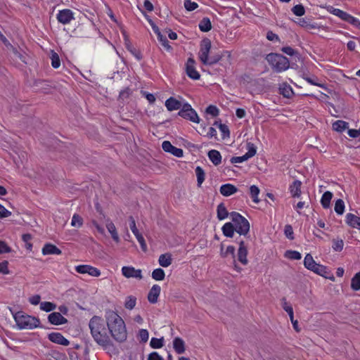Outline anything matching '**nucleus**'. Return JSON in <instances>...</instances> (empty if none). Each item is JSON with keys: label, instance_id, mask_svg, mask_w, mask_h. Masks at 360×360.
I'll return each mask as SVG.
<instances>
[{"label": "nucleus", "instance_id": "18", "mask_svg": "<svg viewBox=\"0 0 360 360\" xmlns=\"http://www.w3.org/2000/svg\"><path fill=\"white\" fill-rule=\"evenodd\" d=\"M165 106L169 111H172L179 109L181 110L183 105L181 101L174 97H170L165 101Z\"/></svg>", "mask_w": 360, "mask_h": 360}, {"label": "nucleus", "instance_id": "57", "mask_svg": "<svg viewBox=\"0 0 360 360\" xmlns=\"http://www.w3.org/2000/svg\"><path fill=\"white\" fill-rule=\"evenodd\" d=\"M284 233L286 238H288L290 240L294 239V232L293 229L291 225L287 224L285 226L284 228Z\"/></svg>", "mask_w": 360, "mask_h": 360}, {"label": "nucleus", "instance_id": "37", "mask_svg": "<svg viewBox=\"0 0 360 360\" xmlns=\"http://www.w3.org/2000/svg\"><path fill=\"white\" fill-rule=\"evenodd\" d=\"M164 345V338H152L150 342V346L153 349H160Z\"/></svg>", "mask_w": 360, "mask_h": 360}, {"label": "nucleus", "instance_id": "51", "mask_svg": "<svg viewBox=\"0 0 360 360\" xmlns=\"http://www.w3.org/2000/svg\"><path fill=\"white\" fill-rule=\"evenodd\" d=\"M127 50L138 60H141L143 58L142 54L140 51L136 49L131 45H127Z\"/></svg>", "mask_w": 360, "mask_h": 360}, {"label": "nucleus", "instance_id": "33", "mask_svg": "<svg viewBox=\"0 0 360 360\" xmlns=\"http://www.w3.org/2000/svg\"><path fill=\"white\" fill-rule=\"evenodd\" d=\"M348 122L343 120H337L333 124V130L338 132H342L346 129H348Z\"/></svg>", "mask_w": 360, "mask_h": 360}, {"label": "nucleus", "instance_id": "17", "mask_svg": "<svg viewBox=\"0 0 360 360\" xmlns=\"http://www.w3.org/2000/svg\"><path fill=\"white\" fill-rule=\"evenodd\" d=\"M279 94L283 97L290 98L294 94L293 90L290 84L287 82H283L279 85Z\"/></svg>", "mask_w": 360, "mask_h": 360}, {"label": "nucleus", "instance_id": "27", "mask_svg": "<svg viewBox=\"0 0 360 360\" xmlns=\"http://www.w3.org/2000/svg\"><path fill=\"white\" fill-rule=\"evenodd\" d=\"M328 11H329L330 13L339 17L340 19L346 22V20L348 17L349 13L347 12L342 11L339 8H335L333 6H329L328 8Z\"/></svg>", "mask_w": 360, "mask_h": 360}, {"label": "nucleus", "instance_id": "21", "mask_svg": "<svg viewBox=\"0 0 360 360\" xmlns=\"http://www.w3.org/2000/svg\"><path fill=\"white\" fill-rule=\"evenodd\" d=\"M43 255H60L62 253L61 250L57 248L56 245L47 243L46 244L42 249Z\"/></svg>", "mask_w": 360, "mask_h": 360}, {"label": "nucleus", "instance_id": "9", "mask_svg": "<svg viewBox=\"0 0 360 360\" xmlns=\"http://www.w3.org/2000/svg\"><path fill=\"white\" fill-rule=\"evenodd\" d=\"M283 309L288 314L290 321L292 323L293 328L297 331L300 332V329L298 327V321L294 319V314L292 307L287 302L286 299L283 297L282 300Z\"/></svg>", "mask_w": 360, "mask_h": 360}, {"label": "nucleus", "instance_id": "10", "mask_svg": "<svg viewBox=\"0 0 360 360\" xmlns=\"http://www.w3.org/2000/svg\"><path fill=\"white\" fill-rule=\"evenodd\" d=\"M74 19V13L70 9H63L57 14V20L59 22L65 25Z\"/></svg>", "mask_w": 360, "mask_h": 360}, {"label": "nucleus", "instance_id": "4", "mask_svg": "<svg viewBox=\"0 0 360 360\" xmlns=\"http://www.w3.org/2000/svg\"><path fill=\"white\" fill-rule=\"evenodd\" d=\"M266 60L271 68L277 72L285 71L290 66L289 60L284 56L271 53L266 55Z\"/></svg>", "mask_w": 360, "mask_h": 360}, {"label": "nucleus", "instance_id": "62", "mask_svg": "<svg viewBox=\"0 0 360 360\" xmlns=\"http://www.w3.org/2000/svg\"><path fill=\"white\" fill-rule=\"evenodd\" d=\"M11 252V248L5 241L0 240V254L8 253Z\"/></svg>", "mask_w": 360, "mask_h": 360}, {"label": "nucleus", "instance_id": "39", "mask_svg": "<svg viewBox=\"0 0 360 360\" xmlns=\"http://www.w3.org/2000/svg\"><path fill=\"white\" fill-rule=\"evenodd\" d=\"M312 271L325 278H328L326 276L327 268L321 264H316L314 268L312 269Z\"/></svg>", "mask_w": 360, "mask_h": 360}, {"label": "nucleus", "instance_id": "3", "mask_svg": "<svg viewBox=\"0 0 360 360\" xmlns=\"http://www.w3.org/2000/svg\"><path fill=\"white\" fill-rule=\"evenodd\" d=\"M13 318L19 329H33L39 326V319L27 315L22 311H18L13 314Z\"/></svg>", "mask_w": 360, "mask_h": 360}, {"label": "nucleus", "instance_id": "49", "mask_svg": "<svg viewBox=\"0 0 360 360\" xmlns=\"http://www.w3.org/2000/svg\"><path fill=\"white\" fill-rule=\"evenodd\" d=\"M344 242L342 239H333V249L335 251L340 252L342 250Z\"/></svg>", "mask_w": 360, "mask_h": 360}, {"label": "nucleus", "instance_id": "38", "mask_svg": "<svg viewBox=\"0 0 360 360\" xmlns=\"http://www.w3.org/2000/svg\"><path fill=\"white\" fill-rule=\"evenodd\" d=\"M351 288L356 291L360 290V271L356 273L352 278Z\"/></svg>", "mask_w": 360, "mask_h": 360}, {"label": "nucleus", "instance_id": "19", "mask_svg": "<svg viewBox=\"0 0 360 360\" xmlns=\"http://www.w3.org/2000/svg\"><path fill=\"white\" fill-rule=\"evenodd\" d=\"M219 191L224 196L228 197L238 191V188L233 184H226L220 187Z\"/></svg>", "mask_w": 360, "mask_h": 360}, {"label": "nucleus", "instance_id": "30", "mask_svg": "<svg viewBox=\"0 0 360 360\" xmlns=\"http://www.w3.org/2000/svg\"><path fill=\"white\" fill-rule=\"evenodd\" d=\"M172 255L169 253L162 254L159 257V264L162 267H167L172 264Z\"/></svg>", "mask_w": 360, "mask_h": 360}, {"label": "nucleus", "instance_id": "35", "mask_svg": "<svg viewBox=\"0 0 360 360\" xmlns=\"http://www.w3.org/2000/svg\"><path fill=\"white\" fill-rule=\"evenodd\" d=\"M223 56V53H215L214 55H212L209 56V58H207V63H205L204 65L211 66L214 64H217Z\"/></svg>", "mask_w": 360, "mask_h": 360}, {"label": "nucleus", "instance_id": "11", "mask_svg": "<svg viewBox=\"0 0 360 360\" xmlns=\"http://www.w3.org/2000/svg\"><path fill=\"white\" fill-rule=\"evenodd\" d=\"M162 147L165 152L169 153L177 158H181L184 155V151L181 148L174 147L168 141H163Z\"/></svg>", "mask_w": 360, "mask_h": 360}, {"label": "nucleus", "instance_id": "26", "mask_svg": "<svg viewBox=\"0 0 360 360\" xmlns=\"http://www.w3.org/2000/svg\"><path fill=\"white\" fill-rule=\"evenodd\" d=\"M106 228L109 233L111 234L112 238L116 242H120V237L118 236L116 227L115 224L111 221H108L106 224Z\"/></svg>", "mask_w": 360, "mask_h": 360}, {"label": "nucleus", "instance_id": "12", "mask_svg": "<svg viewBox=\"0 0 360 360\" xmlns=\"http://www.w3.org/2000/svg\"><path fill=\"white\" fill-rule=\"evenodd\" d=\"M48 339L56 344L68 346L70 345V341L66 339L61 333H51L48 335Z\"/></svg>", "mask_w": 360, "mask_h": 360}, {"label": "nucleus", "instance_id": "42", "mask_svg": "<svg viewBox=\"0 0 360 360\" xmlns=\"http://www.w3.org/2000/svg\"><path fill=\"white\" fill-rule=\"evenodd\" d=\"M56 308V305L50 302H42L40 303V309L46 312L51 311Z\"/></svg>", "mask_w": 360, "mask_h": 360}, {"label": "nucleus", "instance_id": "45", "mask_svg": "<svg viewBox=\"0 0 360 360\" xmlns=\"http://www.w3.org/2000/svg\"><path fill=\"white\" fill-rule=\"evenodd\" d=\"M338 214H342L345 211V202L342 199L336 200L334 208Z\"/></svg>", "mask_w": 360, "mask_h": 360}, {"label": "nucleus", "instance_id": "16", "mask_svg": "<svg viewBox=\"0 0 360 360\" xmlns=\"http://www.w3.org/2000/svg\"><path fill=\"white\" fill-rule=\"evenodd\" d=\"M160 291L161 288L160 285L157 284L153 285L148 294V302L151 304L157 303Z\"/></svg>", "mask_w": 360, "mask_h": 360}, {"label": "nucleus", "instance_id": "64", "mask_svg": "<svg viewBox=\"0 0 360 360\" xmlns=\"http://www.w3.org/2000/svg\"><path fill=\"white\" fill-rule=\"evenodd\" d=\"M148 360H164V359L156 352L149 354Z\"/></svg>", "mask_w": 360, "mask_h": 360}, {"label": "nucleus", "instance_id": "50", "mask_svg": "<svg viewBox=\"0 0 360 360\" xmlns=\"http://www.w3.org/2000/svg\"><path fill=\"white\" fill-rule=\"evenodd\" d=\"M292 11L297 16H302L305 13L304 7L302 4H297L293 6Z\"/></svg>", "mask_w": 360, "mask_h": 360}, {"label": "nucleus", "instance_id": "29", "mask_svg": "<svg viewBox=\"0 0 360 360\" xmlns=\"http://www.w3.org/2000/svg\"><path fill=\"white\" fill-rule=\"evenodd\" d=\"M333 198V193L330 191H326L321 199V203L323 208L327 209L330 207V200Z\"/></svg>", "mask_w": 360, "mask_h": 360}, {"label": "nucleus", "instance_id": "46", "mask_svg": "<svg viewBox=\"0 0 360 360\" xmlns=\"http://www.w3.org/2000/svg\"><path fill=\"white\" fill-rule=\"evenodd\" d=\"M303 78L304 79H305L308 83L312 84V85H314V86H319V87H321V88H323V89H326V86L323 84H321V83H319L317 81H318V78L315 76L312 77H308L307 75H304L303 76Z\"/></svg>", "mask_w": 360, "mask_h": 360}, {"label": "nucleus", "instance_id": "55", "mask_svg": "<svg viewBox=\"0 0 360 360\" xmlns=\"http://www.w3.org/2000/svg\"><path fill=\"white\" fill-rule=\"evenodd\" d=\"M184 5L185 8L188 11H194L198 7V4L191 0H185Z\"/></svg>", "mask_w": 360, "mask_h": 360}, {"label": "nucleus", "instance_id": "32", "mask_svg": "<svg viewBox=\"0 0 360 360\" xmlns=\"http://www.w3.org/2000/svg\"><path fill=\"white\" fill-rule=\"evenodd\" d=\"M11 52L15 59H18L22 63H27L25 53L19 46L13 49Z\"/></svg>", "mask_w": 360, "mask_h": 360}, {"label": "nucleus", "instance_id": "54", "mask_svg": "<svg viewBox=\"0 0 360 360\" xmlns=\"http://www.w3.org/2000/svg\"><path fill=\"white\" fill-rule=\"evenodd\" d=\"M223 250V246H221V255L222 257H226L228 256V255H232V257L233 259L235 258V248L232 245H229L226 248V250L223 252H222Z\"/></svg>", "mask_w": 360, "mask_h": 360}, {"label": "nucleus", "instance_id": "63", "mask_svg": "<svg viewBox=\"0 0 360 360\" xmlns=\"http://www.w3.org/2000/svg\"><path fill=\"white\" fill-rule=\"evenodd\" d=\"M346 22L352 25L353 26H354L357 28L360 24V21L359 20V19L354 18V16L351 15L350 14L348 15Z\"/></svg>", "mask_w": 360, "mask_h": 360}, {"label": "nucleus", "instance_id": "5", "mask_svg": "<svg viewBox=\"0 0 360 360\" xmlns=\"http://www.w3.org/2000/svg\"><path fill=\"white\" fill-rule=\"evenodd\" d=\"M230 217L236 231L240 236H246L250 231V223L247 219L236 212H231Z\"/></svg>", "mask_w": 360, "mask_h": 360}, {"label": "nucleus", "instance_id": "24", "mask_svg": "<svg viewBox=\"0 0 360 360\" xmlns=\"http://www.w3.org/2000/svg\"><path fill=\"white\" fill-rule=\"evenodd\" d=\"M302 182L299 180H295L290 186V192L293 198L300 197L301 194Z\"/></svg>", "mask_w": 360, "mask_h": 360}, {"label": "nucleus", "instance_id": "59", "mask_svg": "<svg viewBox=\"0 0 360 360\" xmlns=\"http://www.w3.org/2000/svg\"><path fill=\"white\" fill-rule=\"evenodd\" d=\"M205 112L206 113L211 115L213 117H217L219 113V109L215 105H210L206 108Z\"/></svg>", "mask_w": 360, "mask_h": 360}, {"label": "nucleus", "instance_id": "8", "mask_svg": "<svg viewBox=\"0 0 360 360\" xmlns=\"http://www.w3.org/2000/svg\"><path fill=\"white\" fill-rule=\"evenodd\" d=\"M186 72L187 75L192 79H199L200 77V73L195 68V60L192 58H189L186 65Z\"/></svg>", "mask_w": 360, "mask_h": 360}, {"label": "nucleus", "instance_id": "58", "mask_svg": "<svg viewBox=\"0 0 360 360\" xmlns=\"http://www.w3.org/2000/svg\"><path fill=\"white\" fill-rule=\"evenodd\" d=\"M91 266H91V265H86V264L78 265V266H75V271L77 273L81 274H88V271L89 270H91Z\"/></svg>", "mask_w": 360, "mask_h": 360}, {"label": "nucleus", "instance_id": "40", "mask_svg": "<svg viewBox=\"0 0 360 360\" xmlns=\"http://www.w3.org/2000/svg\"><path fill=\"white\" fill-rule=\"evenodd\" d=\"M165 274L163 269L158 268L152 272V278L156 281H162L165 278Z\"/></svg>", "mask_w": 360, "mask_h": 360}, {"label": "nucleus", "instance_id": "31", "mask_svg": "<svg viewBox=\"0 0 360 360\" xmlns=\"http://www.w3.org/2000/svg\"><path fill=\"white\" fill-rule=\"evenodd\" d=\"M199 28L202 32H207L211 30L212 24L209 18H203L199 22Z\"/></svg>", "mask_w": 360, "mask_h": 360}, {"label": "nucleus", "instance_id": "14", "mask_svg": "<svg viewBox=\"0 0 360 360\" xmlns=\"http://www.w3.org/2000/svg\"><path fill=\"white\" fill-rule=\"evenodd\" d=\"M49 322L53 325L58 326L68 323V319L62 316L60 312H52L48 316Z\"/></svg>", "mask_w": 360, "mask_h": 360}, {"label": "nucleus", "instance_id": "23", "mask_svg": "<svg viewBox=\"0 0 360 360\" xmlns=\"http://www.w3.org/2000/svg\"><path fill=\"white\" fill-rule=\"evenodd\" d=\"M208 158L214 165L217 166L221 162V155L217 150H211L207 153Z\"/></svg>", "mask_w": 360, "mask_h": 360}, {"label": "nucleus", "instance_id": "7", "mask_svg": "<svg viewBox=\"0 0 360 360\" xmlns=\"http://www.w3.org/2000/svg\"><path fill=\"white\" fill-rule=\"evenodd\" d=\"M212 47L211 41L208 38H205L201 41L200 49L198 53L199 59L204 65L205 63H207V58H209V53Z\"/></svg>", "mask_w": 360, "mask_h": 360}, {"label": "nucleus", "instance_id": "56", "mask_svg": "<svg viewBox=\"0 0 360 360\" xmlns=\"http://www.w3.org/2000/svg\"><path fill=\"white\" fill-rule=\"evenodd\" d=\"M158 40L160 41L162 46H164L167 51L172 50L171 46L169 44V41L165 36L162 34L158 36Z\"/></svg>", "mask_w": 360, "mask_h": 360}, {"label": "nucleus", "instance_id": "52", "mask_svg": "<svg viewBox=\"0 0 360 360\" xmlns=\"http://www.w3.org/2000/svg\"><path fill=\"white\" fill-rule=\"evenodd\" d=\"M285 256L291 259L299 260L302 258L301 254L295 250H288L285 252Z\"/></svg>", "mask_w": 360, "mask_h": 360}, {"label": "nucleus", "instance_id": "47", "mask_svg": "<svg viewBox=\"0 0 360 360\" xmlns=\"http://www.w3.org/2000/svg\"><path fill=\"white\" fill-rule=\"evenodd\" d=\"M247 150H248V152L245 153V155L248 158H250L256 154L257 147L255 146L254 143L248 142L247 143Z\"/></svg>", "mask_w": 360, "mask_h": 360}, {"label": "nucleus", "instance_id": "22", "mask_svg": "<svg viewBox=\"0 0 360 360\" xmlns=\"http://www.w3.org/2000/svg\"><path fill=\"white\" fill-rule=\"evenodd\" d=\"M360 217H357L354 214L348 213L346 215V223L352 228H359Z\"/></svg>", "mask_w": 360, "mask_h": 360}, {"label": "nucleus", "instance_id": "15", "mask_svg": "<svg viewBox=\"0 0 360 360\" xmlns=\"http://www.w3.org/2000/svg\"><path fill=\"white\" fill-rule=\"evenodd\" d=\"M239 248L238 250V260L242 263L243 265H246L248 264V250L247 247L245 245V242L243 240H240L238 242Z\"/></svg>", "mask_w": 360, "mask_h": 360}, {"label": "nucleus", "instance_id": "34", "mask_svg": "<svg viewBox=\"0 0 360 360\" xmlns=\"http://www.w3.org/2000/svg\"><path fill=\"white\" fill-rule=\"evenodd\" d=\"M195 172L197 176L198 186L200 187L202 182L205 181V173L203 169L200 166L195 168Z\"/></svg>", "mask_w": 360, "mask_h": 360}, {"label": "nucleus", "instance_id": "1", "mask_svg": "<svg viewBox=\"0 0 360 360\" xmlns=\"http://www.w3.org/2000/svg\"><path fill=\"white\" fill-rule=\"evenodd\" d=\"M89 327L95 342L103 349L111 350L110 347H113V344L105 333L103 320L99 316H94L90 319Z\"/></svg>", "mask_w": 360, "mask_h": 360}, {"label": "nucleus", "instance_id": "13", "mask_svg": "<svg viewBox=\"0 0 360 360\" xmlns=\"http://www.w3.org/2000/svg\"><path fill=\"white\" fill-rule=\"evenodd\" d=\"M122 273L126 278H142L141 270L135 269L133 266H123L122 268Z\"/></svg>", "mask_w": 360, "mask_h": 360}, {"label": "nucleus", "instance_id": "36", "mask_svg": "<svg viewBox=\"0 0 360 360\" xmlns=\"http://www.w3.org/2000/svg\"><path fill=\"white\" fill-rule=\"evenodd\" d=\"M317 263L314 261L312 256L310 254H307L304 260V266L309 270L312 271Z\"/></svg>", "mask_w": 360, "mask_h": 360}, {"label": "nucleus", "instance_id": "48", "mask_svg": "<svg viewBox=\"0 0 360 360\" xmlns=\"http://www.w3.org/2000/svg\"><path fill=\"white\" fill-rule=\"evenodd\" d=\"M83 224V219L77 214H75L72 217L71 225L75 227H81Z\"/></svg>", "mask_w": 360, "mask_h": 360}, {"label": "nucleus", "instance_id": "44", "mask_svg": "<svg viewBox=\"0 0 360 360\" xmlns=\"http://www.w3.org/2000/svg\"><path fill=\"white\" fill-rule=\"evenodd\" d=\"M250 192L253 201L256 203H258L259 202L258 198V195L259 193V188L255 185H252L250 188Z\"/></svg>", "mask_w": 360, "mask_h": 360}, {"label": "nucleus", "instance_id": "28", "mask_svg": "<svg viewBox=\"0 0 360 360\" xmlns=\"http://www.w3.org/2000/svg\"><path fill=\"white\" fill-rule=\"evenodd\" d=\"M217 218L219 220H223L226 219L229 215H230V213H229L227 209L226 208L223 202H221L219 205H218L217 208Z\"/></svg>", "mask_w": 360, "mask_h": 360}, {"label": "nucleus", "instance_id": "2", "mask_svg": "<svg viewBox=\"0 0 360 360\" xmlns=\"http://www.w3.org/2000/svg\"><path fill=\"white\" fill-rule=\"evenodd\" d=\"M106 321L108 330L114 340L119 342H124L127 333L122 319L117 313L109 311L106 316Z\"/></svg>", "mask_w": 360, "mask_h": 360}, {"label": "nucleus", "instance_id": "41", "mask_svg": "<svg viewBox=\"0 0 360 360\" xmlns=\"http://www.w3.org/2000/svg\"><path fill=\"white\" fill-rule=\"evenodd\" d=\"M136 303V298L134 296L130 295V296L127 297L126 301L124 303V307H125V308H127L129 310H131L135 307Z\"/></svg>", "mask_w": 360, "mask_h": 360}, {"label": "nucleus", "instance_id": "43", "mask_svg": "<svg viewBox=\"0 0 360 360\" xmlns=\"http://www.w3.org/2000/svg\"><path fill=\"white\" fill-rule=\"evenodd\" d=\"M51 65L53 68H58L60 65V60L57 53L53 51L51 53Z\"/></svg>", "mask_w": 360, "mask_h": 360}, {"label": "nucleus", "instance_id": "61", "mask_svg": "<svg viewBox=\"0 0 360 360\" xmlns=\"http://www.w3.org/2000/svg\"><path fill=\"white\" fill-rule=\"evenodd\" d=\"M139 337L140 338V341L142 342H146L149 338V334L147 330L141 329L139 332Z\"/></svg>", "mask_w": 360, "mask_h": 360}, {"label": "nucleus", "instance_id": "53", "mask_svg": "<svg viewBox=\"0 0 360 360\" xmlns=\"http://www.w3.org/2000/svg\"><path fill=\"white\" fill-rule=\"evenodd\" d=\"M219 129L222 133V139H225L226 138H229L230 136V131L227 125L225 124H219Z\"/></svg>", "mask_w": 360, "mask_h": 360}, {"label": "nucleus", "instance_id": "6", "mask_svg": "<svg viewBox=\"0 0 360 360\" xmlns=\"http://www.w3.org/2000/svg\"><path fill=\"white\" fill-rule=\"evenodd\" d=\"M178 115L181 117L190 120L193 122L199 123L200 118L194 109L188 103H184L179 111Z\"/></svg>", "mask_w": 360, "mask_h": 360}, {"label": "nucleus", "instance_id": "60", "mask_svg": "<svg viewBox=\"0 0 360 360\" xmlns=\"http://www.w3.org/2000/svg\"><path fill=\"white\" fill-rule=\"evenodd\" d=\"M134 236H136L137 240L140 243V245H141V248L143 252H146V250H147V245H146L145 239L143 237V236L140 233H138L135 234Z\"/></svg>", "mask_w": 360, "mask_h": 360}, {"label": "nucleus", "instance_id": "20", "mask_svg": "<svg viewBox=\"0 0 360 360\" xmlns=\"http://www.w3.org/2000/svg\"><path fill=\"white\" fill-rule=\"evenodd\" d=\"M173 347L177 354H181L186 351L185 342L182 338L176 337L173 340Z\"/></svg>", "mask_w": 360, "mask_h": 360}, {"label": "nucleus", "instance_id": "25", "mask_svg": "<svg viewBox=\"0 0 360 360\" xmlns=\"http://www.w3.org/2000/svg\"><path fill=\"white\" fill-rule=\"evenodd\" d=\"M223 234L228 238H233L236 228L231 222H227L221 228Z\"/></svg>", "mask_w": 360, "mask_h": 360}]
</instances>
